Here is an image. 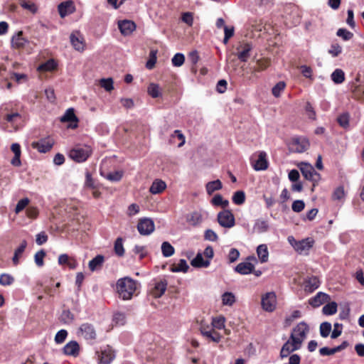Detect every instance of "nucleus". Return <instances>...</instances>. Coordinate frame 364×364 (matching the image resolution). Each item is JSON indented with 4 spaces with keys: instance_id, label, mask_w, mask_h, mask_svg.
<instances>
[{
    "instance_id": "f257e3e1",
    "label": "nucleus",
    "mask_w": 364,
    "mask_h": 364,
    "mask_svg": "<svg viewBox=\"0 0 364 364\" xmlns=\"http://www.w3.org/2000/svg\"><path fill=\"white\" fill-rule=\"evenodd\" d=\"M137 288V283L129 277L119 279L117 282V291L119 298L129 300L133 296Z\"/></svg>"
},
{
    "instance_id": "f03ea898",
    "label": "nucleus",
    "mask_w": 364,
    "mask_h": 364,
    "mask_svg": "<svg viewBox=\"0 0 364 364\" xmlns=\"http://www.w3.org/2000/svg\"><path fill=\"white\" fill-rule=\"evenodd\" d=\"M309 331V326L304 322L299 323L293 329L290 335V338L294 340L295 343L302 346V343L306 338V335Z\"/></svg>"
},
{
    "instance_id": "7ed1b4c3",
    "label": "nucleus",
    "mask_w": 364,
    "mask_h": 364,
    "mask_svg": "<svg viewBox=\"0 0 364 364\" xmlns=\"http://www.w3.org/2000/svg\"><path fill=\"white\" fill-rule=\"evenodd\" d=\"M92 152L90 146H85L76 147L70 151V157L77 162H83L87 160Z\"/></svg>"
},
{
    "instance_id": "20e7f679",
    "label": "nucleus",
    "mask_w": 364,
    "mask_h": 364,
    "mask_svg": "<svg viewBox=\"0 0 364 364\" xmlns=\"http://www.w3.org/2000/svg\"><path fill=\"white\" fill-rule=\"evenodd\" d=\"M217 219L220 225L225 228H231L235 225L234 215L230 210L219 212Z\"/></svg>"
},
{
    "instance_id": "39448f33",
    "label": "nucleus",
    "mask_w": 364,
    "mask_h": 364,
    "mask_svg": "<svg viewBox=\"0 0 364 364\" xmlns=\"http://www.w3.org/2000/svg\"><path fill=\"white\" fill-rule=\"evenodd\" d=\"M261 305L262 309L267 312H272L276 309L277 296L274 291L264 294L262 296Z\"/></svg>"
},
{
    "instance_id": "423d86ee",
    "label": "nucleus",
    "mask_w": 364,
    "mask_h": 364,
    "mask_svg": "<svg viewBox=\"0 0 364 364\" xmlns=\"http://www.w3.org/2000/svg\"><path fill=\"white\" fill-rule=\"evenodd\" d=\"M77 335L87 341H94L97 337L94 326L89 323H84L80 325L77 331Z\"/></svg>"
},
{
    "instance_id": "0eeeda50",
    "label": "nucleus",
    "mask_w": 364,
    "mask_h": 364,
    "mask_svg": "<svg viewBox=\"0 0 364 364\" xmlns=\"http://www.w3.org/2000/svg\"><path fill=\"white\" fill-rule=\"evenodd\" d=\"M155 229L154 221L147 218H141L137 224V230L141 235H149Z\"/></svg>"
},
{
    "instance_id": "6e6552de",
    "label": "nucleus",
    "mask_w": 364,
    "mask_h": 364,
    "mask_svg": "<svg viewBox=\"0 0 364 364\" xmlns=\"http://www.w3.org/2000/svg\"><path fill=\"white\" fill-rule=\"evenodd\" d=\"M200 333L205 338L210 339L215 343H219L222 336L219 333L215 331L213 326H210L205 323H201L200 326Z\"/></svg>"
},
{
    "instance_id": "1a4fd4ad",
    "label": "nucleus",
    "mask_w": 364,
    "mask_h": 364,
    "mask_svg": "<svg viewBox=\"0 0 364 364\" xmlns=\"http://www.w3.org/2000/svg\"><path fill=\"white\" fill-rule=\"evenodd\" d=\"M6 108L1 107L0 110V121L1 123H9L13 127L16 126L18 122L21 120V116L17 112L6 113Z\"/></svg>"
},
{
    "instance_id": "9d476101",
    "label": "nucleus",
    "mask_w": 364,
    "mask_h": 364,
    "mask_svg": "<svg viewBox=\"0 0 364 364\" xmlns=\"http://www.w3.org/2000/svg\"><path fill=\"white\" fill-rule=\"evenodd\" d=\"M97 353L100 364H109L115 358L114 352L109 346L102 348Z\"/></svg>"
},
{
    "instance_id": "9b49d317",
    "label": "nucleus",
    "mask_w": 364,
    "mask_h": 364,
    "mask_svg": "<svg viewBox=\"0 0 364 364\" xmlns=\"http://www.w3.org/2000/svg\"><path fill=\"white\" fill-rule=\"evenodd\" d=\"M256 260L255 257H248L247 261L239 263L235 267V271L242 275H247L251 274L255 269V265L248 260Z\"/></svg>"
},
{
    "instance_id": "f8f14e48",
    "label": "nucleus",
    "mask_w": 364,
    "mask_h": 364,
    "mask_svg": "<svg viewBox=\"0 0 364 364\" xmlns=\"http://www.w3.org/2000/svg\"><path fill=\"white\" fill-rule=\"evenodd\" d=\"M300 171L306 180L316 181L319 178V174L316 173L314 168L309 164H301Z\"/></svg>"
},
{
    "instance_id": "ddd939ff",
    "label": "nucleus",
    "mask_w": 364,
    "mask_h": 364,
    "mask_svg": "<svg viewBox=\"0 0 364 364\" xmlns=\"http://www.w3.org/2000/svg\"><path fill=\"white\" fill-rule=\"evenodd\" d=\"M309 147V140L305 137L293 138L291 149L298 153H302L306 151Z\"/></svg>"
},
{
    "instance_id": "4468645a",
    "label": "nucleus",
    "mask_w": 364,
    "mask_h": 364,
    "mask_svg": "<svg viewBox=\"0 0 364 364\" xmlns=\"http://www.w3.org/2000/svg\"><path fill=\"white\" fill-rule=\"evenodd\" d=\"M53 139L50 137H47L42 139L38 141L33 142L32 146L33 148L37 149L39 152L46 153L50 150L53 146Z\"/></svg>"
},
{
    "instance_id": "2eb2a0df",
    "label": "nucleus",
    "mask_w": 364,
    "mask_h": 364,
    "mask_svg": "<svg viewBox=\"0 0 364 364\" xmlns=\"http://www.w3.org/2000/svg\"><path fill=\"white\" fill-rule=\"evenodd\" d=\"M301 347V345L295 343L294 340H291L289 338V339L282 347L280 350L281 358L288 357L291 353L300 349Z\"/></svg>"
},
{
    "instance_id": "dca6fc26",
    "label": "nucleus",
    "mask_w": 364,
    "mask_h": 364,
    "mask_svg": "<svg viewBox=\"0 0 364 364\" xmlns=\"http://www.w3.org/2000/svg\"><path fill=\"white\" fill-rule=\"evenodd\" d=\"M70 40L73 48L77 51H83L85 42L82 36L79 31H73L70 36Z\"/></svg>"
},
{
    "instance_id": "f3484780",
    "label": "nucleus",
    "mask_w": 364,
    "mask_h": 364,
    "mask_svg": "<svg viewBox=\"0 0 364 364\" xmlns=\"http://www.w3.org/2000/svg\"><path fill=\"white\" fill-rule=\"evenodd\" d=\"M11 43L13 48L22 49L28 43V41L23 38V31H20L11 37Z\"/></svg>"
},
{
    "instance_id": "a211bd4d",
    "label": "nucleus",
    "mask_w": 364,
    "mask_h": 364,
    "mask_svg": "<svg viewBox=\"0 0 364 364\" xmlns=\"http://www.w3.org/2000/svg\"><path fill=\"white\" fill-rule=\"evenodd\" d=\"M136 24L129 20H122L118 21V28L123 36L130 35L135 29Z\"/></svg>"
},
{
    "instance_id": "6ab92c4d",
    "label": "nucleus",
    "mask_w": 364,
    "mask_h": 364,
    "mask_svg": "<svg viewBox=\"0 0 364 364\" xmlns=\"http://www.w3.org/2000/svg\"><path fill=\"white\" fill-rule=\"evenodd\" d=\"M58 10L60 17L65 18L68 15L73 14L75 8L72 1H66L60 3L58 6Z\"/></svg>"
},
{
    "instance_id": "aec40b11",
    "label": "nucleus",
    "mask_w": 364,
    "mask_h": 364,
    "mask_svg": "<svg viewBox=\"0 0 364 364\" xmlns=\"http://www.w3.org/2000/svg\"><path fill=\"white\" fill-rule=\"evenodd\" d=\"M252 49V46L250 43H245L240 47H238L237 55L238 59L242 62H247L250 56V52Z\"/></svg>"
},
{
    "instance_id": "412c9836",
    "label": "nucleus",
    "mask_w": 364,
    "mask_h": 364,
    "mask_svg": "<svg viewBox=\"0 0 364 364\" xmlns=\"http://www.w3.org/2000/svg\"><path fill=\"white\" fill-rule=\"evenodd\" d=\"M314 244V240L311 238H306L294 244V250L299 254H303L310 250Z\"/></svg>"
},
{
    "instance_id": "4be33fe9",
    "label": "nucleus",
    "mask_w": 364,
    "mask_h": 364,
    "mask_svg": "<svg viewBox=\"0 0 364 364\" xmlns=\"http://www.w3.org/2000/svg\"><path fill=\"white\" fill-rule=\"evenodd\" d=\"M266 157V153L262 151L259 154L257 159L252 162L253 168L255 171H264L267 168L268 162Z\"/></svg>"
},
{
    "instance_id": "5701e85b",
    "label": "nucleus",
    "mask_w": 364,
    "mask_h": 364,
    "mask_svg": "<svg viewBox=\"0 0 364 364\" xmlns=\"http://www.w3.org/2000/svg\"><path fill=\"white\" fill-rule=\"evenodd\" d=\"M79 351V344L75 341H70L63 347V353L67 355L76 357L78 355Z\"/></svg>"
},
{
    "instance_id": "b1692460",
    "label": "nucleus",
    "mask_w": 364,
    "mask_h": 364,
    "mask_svg": "<svg viewBox=\"0 0 364 364\" xmlns=\"http://www.w3.org/2000/svg\"><path fill=\"white\" fill-rule=\"evenodd\" d=\"M11 150L14 154V158L11 160V164L16 167H19L21 165L20 159L21 151V146L18 143H14L11 146Z\"/></svg>"
},
{
    "instance_id": "393cba45",
    "label": "nucleus",
    "mask_w": 364,
    "mask_h": 364,
    "mask_svg": "<svg viewBox=\"0 0 364 364\" xmlns=\"http://www.w3.org/2000/svg\"><path fill=\"white\" fill-rule=\"evenodd\" d=\"M60 121L62 122H75L74 125H70V127L71 128H76L77 127V118L75 114L74 109L73 108H69L66 110L65 114L61 117Z\"/></svg>"
},
{
    "instance_id": "a878e982",
    "label": "nucleus",
    "mask_w": 364,
    "mask_h": 364,
    "mask_svg": "<svg viewBox=\"0 0 364 364\" xmlns=\"http://www.w3.org/2000/svg\"><path fill=\"white\" fill-rule=\"evenodd\" d=\"M167 287V282L166 279H161L156 282L152 294L155 298L161 297L166 291Z\"/></svg>"
},
{
    "instance_id": "bb28decb",
    "label": "nucleus",
    "mask_w": 364,
    "mask_h": 364,
    "mask_svg": "<svg viewBox=\"0 0 364 364\" xmlns=\"http://www.w3.org/2000/svg\"><path fill=\"white\" fill-rule=\"evenodd\" d=\"M26 247L27 242L24 240L21 242L20 245L15 250L14 255L12 258V262L14 266H17L19 264L20 258L22 257V255L24 252Z\"/></svg>"
},
{
    "instance_id": "cd10ccee",
    "label": "nucleus",
    "mask_w": 364,
    "mask_h": 364,
    "mask_svg": "<svg viewBox=\"0 0 364 364\" xmlns=\"http://www.w3.org/2000/svg\"><path fill=\"white\" fill-rule=\"evenodd\" d=\"M19 4L22 9L28 11L33 14L38 12V6L33 0H20Z\"/></svg>"
},
{
    "instance_id": "c85d7f7f",
    "label": "nucleus",
    "mask_w": 364,
    "mask_h": 364,
    "mask_svg": "<svg viewBox=\"0 0 364 364\" xmlns=\"http://www.w3.org/2000/svg\"><path fill=\"white\" fill-rule=\"evenodd\" d=\"M105 257L101 255H97L89 262L88 267L90 271L95 272L100 269L104 263Z\"/></svg>"
},
{
    "instance_id": "c756f323",
    "label": "nucleus",
    "mask_w": 364,
    "mask_h": 364,
    "mask_svg": "<svg viewBox=\"0 0 364 364\" xmlns=\"http://www.w3.org/2000/svg\"><path fill=\"white\" fill-rule=\"evenodd\" d=\"M257 254L261 263L268 261L269 251L267 245H259L257 248Z\"/></svg>"
},
{
    "instance_id": "7c9ffc66",
    "label": "nucleus",
    "mask_w": 364,
    "mask_h": 364,
    "mask_svg": "<svg viewBox=\"0 0 364 364\" xmlns=\"http://www.w3.org/2000/svg\"><path fill=\"white\" fill-rule=\"evenodd\" d=\"M191 264L194 267H208L210 262L209 259L205 260L201 253H198L196 257L191 262Z\"/></svg>"
},
{
    "instance_id": "2f4dec72",
    "label": "nucleus",
    "mask_w": 364,
    "mask_h": 364,
    "mask_svg": "<svg viewBox=\"0 0 364 364\" xmlns=\"http://www.w3.org/2000/svg\"><path fill=\"white\" fill-rule=\"evenodd\" d=\"M166 188V184L164 181L162 180L156 179L152 183L149 191L152 194H159L164 191Z\"/></svg>"
},
{
    "instance_id": "473e14b6",
    "label": "nucleus",
    "mask_w": 364,
    "mask_h": 364,
    "mask_svg": "<svg viewBox=\"0 0 364 364\" xmlns=\"http://www.w3.org/2000/svg\"><path fill=\"white\" fill-rule=\"evenodd\" d=\"M253 230L259 234L267 232L269 230L268 222L262 219H257L254 224Z\"/></svg>"
},
{
    "instance_id": "72a5a7b5",
    "label": "nucleus",
    "mask_w": 364,
    "mask_h": 364,
    "mask_svg": "<svg viewBox=\"0 0 364 364\" xmlns=\"http://www.w3.org/2000/svg\"><path fill=\"white\" fill-rule=\"evenodd\" d=\"M328 298L329 296L328 294L323 292H318L311 299L310 304L313 306H319L324 302L327 301Z\"/></svg>"
},
{
    "instance_id": "f704fd0d",
    "label": "nucleus",
    "mask_w": 364,
    "mask_h": 364,
    "mask_svg": "<svg viewBox=\"0 0 364 364\" xmlns=\"http://www.w3.org/2000/svg\"><path fill=\"white\" fill-rule=\"evenodd\" d=\"M223 188L222 182L219 180H215L206 183L205 189L208 195H212L215 191H219Z\"/></svg>"
},
{
    "instance_id": "c9c22d12",
    "label": "nucleus",
    "mask_w": 364,
    "mask_h": 364,
    "mask_svg": "<svg viewBox=\"0 0 364 364\" xmlns=\"http://www.w3.org/2000/svg\"><path fill=\"white\" fill-rule=\"evenodd\" d=\"M189 269V266L187 262L184 259H181L177 264H174L171 267V271L172 272H186Z\"/></svg>"
},
{
    "instance_id": "e433bc0d",
    "label": "nucleus",
    "mask_w": 364,
    "mask_h": 364,
    "mask_svg": "<svg viewBox=\"0 0 364 364\" xmlns=\"http://www.w3.org/2000/svg\"><path fill=\"white\" fill-rule=\"evenodd\" d=\"M222 304L224 306H232L236 301L235 296L233 293L226 291L221 296Z\"/></svg>"
},
{
    "instance_id": "4c0bfd02",
    "label": "nucleus",
    "mask_w": 364,
    "mask_h": 364,
    "mask_svg": "<svg viewBox=\"0 0 364 364\" xmlns=\"http://www.w3.org/2000/svg\"><path fill=\"white\" fill-rule=\"evenodd\" d=\"M319 280L316 277H310L305 282V290L307 291L312 292L319 287Z\"/></svg>"
},
{
    "instance_id": "58836bf2",
    "label": "nucleus",
    "mask_w": 364,
    "mask_h": 364,
    "mask_svg": "<svg viewBox=\"0 0 364 364\" xmlns=\"http://www.w3.org/2000/svg\"><path fill=\"white\" fill-rule=\"evenodd\" d=\"M187 221L192 225H198L203 221V216L200 212L195 211L187 217Z\"/></svg>"
},
{
    "instance_id": "ea45409f",
    "label": "nucleus",
    "mask_w": 364,
    "mask_h": 364,
    "mask_svg": "<svg viewBox=\"0 0 364 364\" xmlns=\"http://www.w3.org/2000/svg\"><path fill=\"white\" fill-rule=\"evenodd\" d=\"M331 77L335 84H341L345 80V73L341 69L337 68L332 73Z\"/></svg>"
},
{
    "instance_id": "a19ab883",
    "label": "nucleus",
    "mask_w": 364,
    "mask_h": 364,
    "mask_svg": "<svg viewBox=\"0 0 364 364\" xmlns=\"http://www.w3.org/2000/svg\"><path fill=\"white\" fill-rule=\"evenodd\" d=\"M161 252L164 257H169L174 254L175 249L168 242H164L161 244Z\"/></svg>"
},
{
    "instance_id": "79ce46f5",
    "label": "nucleus",
    "mask_w": 364,
    "mask_h": 364,
    "mask_svg": "<svg viewBox=\"0 0 364 364\" xmlns=\"http://www.w3.org/2000/svg\"><path fill=\"white\" fill-rule=\"evenodd\" d=\"M114 250L115 254L119 257H122L124 255V248L123 245V239L118 237L114 242Z\"/></svg>"
},
{
    "instance_id": "37998d69",
    "label": "nucleus",
    "mask_w": 364,
    "mask_h": 364,
    "mask_svg": "<svg viewBox=\"0 0 364 364\" xmlns=\"http://www.w3.org/2000/svg\"><path fill=\"white\" fill-rule=\"evenodd\" d=\"M101 174L105 178H107V180H109L112 182H117L121 180V178L123 176V172L121 171H116L114 172L108 173L105 175H104L103 173H101Z\"/></svg>"
},
{
    "instance_id": "c03bdc74",
    "label": "nucleus",
    "mask_w": 364,
    "mask_h": 364,
    "mask_svg": "<svg viewBox=\"0 0 364 364\" xmlns=\"http://www.w3.org/2000/svg\"><path fill=\"white\" fill-rule=\"evenodd\" d=\"M232 202L235 205H240L243 204L245 201V193L243 191H236L232 198Z\"/></svg>"
},
{
    "instance_id": "a18cd8bd",
    "label": "nucleus",
    "mask_w": 364,
    "mask_h": 364,
    "mask_svg": "<svg viewBox=\"0 0 364 364\" xmlns=\"http://www.w3.org/2000/svg\"><path fill=\"white\" fill-rule=\"evenodd\" d=\"M57 65L54 60L50 59L46 61V63L40 65L38 68V70L39 71H51L53 70L56 68Z\"/></svg>"
},
{
    "instance_id": "49530a36",
    "label": "nucleus",
    "mask_w": 364,
    "mask_h": 364,
    "mask_svg": "<svg viewBox=\"0 0 364 364\" xmlns=\"http://www.w3.org/2000/svg\"><path fill=\"white\" fill-rule=\"evenodd\" d=\"M322 311L325 315H333L336 314L337 311V304L333 301L326 304L323 307Z\"/></svg>"
},
{
    "instance_id": "de8ad7c7",
    "label": "nucleus",
    "mask_w": 364,
    "mask_h": 364,
    "mask_svg": "<svg viewBox=\"0 0 364 364\" xmlns=\"http://www.w3.org/2000/svg\"><path fill=\"white\" fill-rule=\"evenodd\" d=\"M225 318L223 316L213 318L211 325L213 328L221 330L225 328Z\"/></svg>"
},
{
    "instance_id": "09e8293b",
    "label": "nucleus",
    "mask_w": 364,
    "mask_h": 364,
    "mask_svg": "<svg viewBox=\"0 0 364 364\" xmlns=\"http://www.w3.org/2000/svg\"><path fill=\"white\" fill-rule=\"evenodd\" d=\"M319 331L321 337H328L331 331V324L328 322L321 323L320 325Z\"/></svg>"
},
{
    "instance_id": "8fccbe9b",
    "label": "nucleus",
    "mask_w": 364,
    "mask_h": 364,
    "mask_svg": "<svg viewBox=\"0 0 364 364\" xmlns=\"http://www.w3.org/2000/svg\"><path fill=\"white\" fill-rule=\"evenodd\" d=\"M185 61V56L183 53H176L171 59L172 65L174 67H181L183 65Z\"/></svg>"
},
{
    "instance_id": "3c124183",
    "label": "nucleus",
    "mask_w": 364,
    "mask_h": 364,
    "mask_svg": "<svg viewBox=\"0 0 364 364\" xmlns=\"http://www.w3.org/2000/svg\"><path fill=\"white\" fill-rule=\"evenodd\" d=\"M285 87L286 83L284 81H279L272 87V95L275 97H279L281 95L282 91L284 90Z\"/></svg>"
},
{
    "instance_id": "603ef678",
    "label": "nucleus",
    "mask_w": 364,
    "mask_h": 364,
    "mask_svg": "<svg viewBox=\"0 0 364 364\" xmlns=\"http://www.w3.org/2000/svg\"><path fill=\"white\" fill-rule=\"evenodd\" d=\"M240 255V253L237 249L231 248L227 256L228 263L231 264L235 262L239 259Z\"/></svg>"
},
{
    "instance_id": "864d4df0",
    "label": "nucleus",
    "mask_w": 364,
    "mask_h": 364,
    "mask_svg": "<svg viewBox=\"0 0 364 364\" xmlns=\"http://www.w3.org/2000/svg\"><path fill=\"white\" fill-rule=\"evenodd\" d=\"M112 321L115 325L122 326L126 322V316L124 313L116 312L113 315Z\"/></svg>"
},
{
    "instance_id": "5fc2aeb1",
    "label": "nucleus",
    "mask_w": 364,
    "mask_h": 364,
    "mask_svg": "<svg viewBox=\"0 0 364 364\" xmlns=\"http://www.w3.org/2000/svg\"><path fill=\"white\" fill-rule=\"evenodd\" d=\"M100 85L107 92H111L114 89L113 80L110 77L101 79Z\"/></svg>"
},
{
    "instance_id": "6e6d98bb",
    "label": "nucleus",
    "mask_w": 364,
    "mask_h": 364,
    "mask_svg": "<svg viewBox=\"0 0 364 364\" xmlns=\"http://www.w3.org/2000/svg\"><path fill=\"white\" fill-rule=\"evenodd\" d=\"M349 119L350 116L348 113L345 112L338 116L337 121L341 127L346 129L349 126Z\"/></svg>"
},
{
    "instance_id": "4d7b16f0",
    "label": "nucleus",
    "mask_w": 364,
    "mask_h": 364,
    "mask_svg": "<svg viewBox=\"0 0 364 364\" xmlns=\"http://www.w3.org/2000/svg\"><path fill=\"white\" fill-rule=\"evenodd\" d=\"M148 93L153 98H156L160 96L159 87L157 84L151 83L148 87Z\"/></svg>"
},
{
    "instance_id": "13d9d810",
    "label": "nucleus",
    "mask_w": 364,
    "mask_h": 364,
    "mask_svg": "<svg viewBox=\"0 0 364 364\" xmlns=\"http://www.w3.org/2000/svg\"><path fill=\"white\" fill-rule=\"evenodd\" d=\"M157 50H152L149 54V59L146 62V67L149 70H151L156 63Z\"/></svg>"
},
{
    "instance_id": "bf43d9fd",
    "label": "nucleus",
    "mask_w": 364,
    "mask_h": 364,
    "mask_svg": "<svg viewBox=\"0 0 364 364\" xmlns=\"http://www.w3.org/2000/svg\"><path fill=\"white\" fill-rule=\"evenodd\" d=\"M14 278L9 274H2L0 275V284L2 286H9L13 284Z\"/></svg>"
},
{
    "instance_id": "052dcab7",
    "label": "nucleus",
    "mask_w": 364,
    "mask_h": 364,
    "mask_svg": "<svg viewBox=\"0 0 364 364\" xmlns=\"http://www.w3.org/2000/svg\"><path fill=\"white\" fill-rule=\"evenodd\" d=\"M336 35L342 38L344 41H348L353 36V33L346 28H339L337 31Z\"/></svg>"
},
{
    "instance_id": "680f3d73",
    "label": "nucleus",
    "mask_w": 364,
    "mask_h": 364,
    "mask_svg": "<svg viewBox=\"0 0 364 364\" xmlns=\"http://www.w3.org/2000/svg\"><path fill=\"white\" fill-rule=\"evenodd\" d=\"M60 318L63 323H70L74 320V316L69 310H64L62 312Z\"/></svg>"
},
{
    "instance_id": "e2e57ef3",
    "label": "nucleus",
    "mask_w": 364,
    "mask_h": 364,
    "mask_svg": "<svg viewBox=\"0 0 364 364\" xmlns=\"http://www.w3.org/2000/svg\"><path fill=\"white\" fill-rule=\"evenodd\" d=\"M29 201L30 200L28 198H24L18 200L15 208V213L16 214L19 213L28 205Z\"/></svg>"
},
{
    "instance_id": "0e129e2a",
    "label": "nucleus",
    "mask_w": 364,
    "mask_h": 364,
    "mask_svg": "<svg viewBox=\"0 0 364 364\" xmlns=\"http://www.w3.org/2000/svg\"><path fill=\"white\" fill-rule=\"evenodd\" d=\"M345 197V192L343 187L340 186L335 189L333 193L332 198L334 200H341Z\"/></svg>"
},
{
    "instance_id": "69168bd1",
    "label": "nucleus",
    "mask_w": 364,
    "mask_h": 364,
    "mask_svg": "<svg viewBox=\"0 0 364 364\" xmlns=\"http://www.w3.org/2000/svg\"><path fill=\"white\" fill-rule=\"evenodd\" d=\"M305 207V203L302 200H294L291 205L292 210L295 213L301 212Z\"/></svg>"
},
{
    "instance_id": "338daca9",
    "label": "nucleus",
    "mask_w": 364,
    "mask_h": 364,
    "mask_svg": "<svg viewBox=\"0 0 364 364\" xmlns=\"http://www.w3.org/2000/svg\"><path fill=\"white\" fill-rule=\"evenodd\" d=\"M68 336V332L66 330L62 329L60 330L55 336V341L56 343L60 344L65 341Z\"/></svg>"
},
{
    "instance_id": "774afa93",
    "label": "nucleus",
    "mask_w": 364,
    "mask_h": 364,
    "mask_svg": "<svg viewBox=\"0 0 364 364\" xmlns=\"http://www.w3.org/2000/svg\"><path fill=\"white\" fill-rule=\"evenodd\" d=\"M204 238L208 241L215 242L218 240V236L215 231L211 229H208L205 231Z\"/></svg>"
}]
</instances>
